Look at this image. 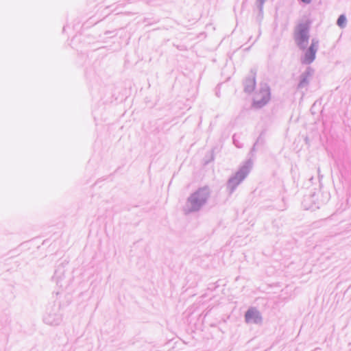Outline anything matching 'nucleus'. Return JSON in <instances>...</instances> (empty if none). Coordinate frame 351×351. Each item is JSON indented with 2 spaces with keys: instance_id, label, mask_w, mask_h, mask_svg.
<instances>
[{
  "instance_id": "nucleus-1",
  "label": "nucleus",
  "mask_w": 351,
  "mask_h": 351,
  "mask_svg": "<svg viewBox=\"0 0 351 351\" xmlns=\"http://www.w3.org/2000/svg\"><path fill=\"white\" fill-rule=\"evenodd\" d=\"M308 24H300L296 29L295 40L300 48L304 47L308 40Z\"/></svg>"
},
{
  "instance_id": "nucleus-2",
  "label": "nucleus",
  "mask_w": 351,
  "mask_h": 351,
  "mask_svg": "<svg viewBox=\"0 0 351 351\" xmlns=\"http://www.w3.org/2000/svg\"><path fill=\"white\" fill-rule=\"evenodd\" d=\"M208 191L206 189H200L194 193L189 198V202L194 207H198L206 202L208 197Z\"/></svg>"
},
{
  "instance_id": "nucleus-3",
  "label": "nucleus",
  "mask_w": 351,
  "mask_h": 351,
  "mask_svg": "<svg viewBox=\"0 0 351 351\" xmlns=\"http://www.w3.org/2000/svg\"><path fill=\"white\" fill-rule=\"evenodd\" d=\"M319 43L313 40L310 47L304 51L302 62L304 64L311 63L315 58V53L318 49Z\"/></svg>"
},
{
  "instance_id": "nucleus-4",
  "label": "nucleus",
  "mask_w": 351,
  "mask_h": 351,
  "mask_svg": "<svg viewBox=\"0 0 351 351\" xmlns=\"http://www.w3.org/2000/svg\"><path fill=\"white\" fill-rule=\"evenodd\" d=\"M269 90L267 87L263 89L262 92L256 93L255 95V101L257 104H265L269 99Z\"/></svg>"
},
{
  "instance_id": "nucleus-5",
  "label": "nucleus",
  "mask_w": 351,
  "mask_h": 351,
  "mask_svg": "<svg viewBox=\"0 0 351 351\" xmlns=\"http://www.w3.org/2000/svg\"><path fill=\"white\" fill-rule=\"evenodd\" d=\"M245 320L248 323H258L261 320L260 314L255 308H251L245 314Z\"/></svg>"
},
{
  "instance_id": "nucleus-6",
  "label": "nucleus",
  "mask_w": 351,
  "mask_h": 351,
  "mask_svg": "<svg viewBox=\"0 0 351 351\" xmlns=\"http://www.w3.org/2000/svg\"><path fill=\"white\" fill-rule=\"evenodd\" d=\"M346 22V19L343 15H341L338 20H337V24L339 27H343Z\"/></svg>"
},
{
  "instance_id": "nucleus-7",
  "label": "nucleus",
  "mask_w": 351,
  "mask_h": 351,
  "mask_svg": "<svg viewBox=\"0 0 351 351\" xmlns=\"http://www.w3.org/2000/svg\"><path fill=\"white\" fill-rule=\"evenodd\" d=\"M305 3H309L311 0H302Z\"/></svg>"
}]
</instances>
